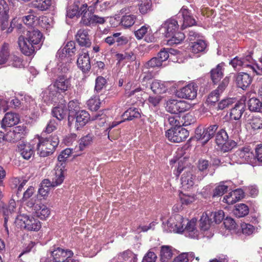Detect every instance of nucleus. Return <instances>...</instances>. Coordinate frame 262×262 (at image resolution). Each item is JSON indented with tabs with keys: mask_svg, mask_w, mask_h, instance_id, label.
I'll return each mask as SVG.
<instances>
[{
	"mask_svg": "<svg viewBox=\"0 0 262 262\" xmlns=\"http://www.w3.org/2000/svg\"><path fill=\"white\" fill-rule=\"evenodd\" d=\"M65 155L66 149H64L58 157V162L55 168L49 175L52 188L60 185L64 180L66 171Z\"/></svg>",
	"mask_w": 262,
	"mask_h": 262,
	"instance_id": "obj_1",
	"label": "nucleus"
},
{
	"mask_svg": "<svg viewBox=\"0 0 262 262\" xmlns=\"http://www.w3.org/2000/svg\"><path fill=\"white\" fill-rule=\"evenodd\" d=\"M215 143L223 152H229L237 145L233 140H229V136L224 129H220L215 136Z\"/></svg>",
	"mask_w": 262,
	"mask_h": 262,
	"instance_id": "obj_2",
	"label": "nucleus"
},
{
	"mask_svg": "<svg viewBox=\"0 0 262 262\" xmlns=\"http://www.w3.org/2000/svg\"><path fill=\"white\" fill-rule=\"evenodd\" d=\"M94 139V136L92 133H89L87 135L82 137L79 140V145H76L74 148L68 147L67 148V155H73V157H77L80 156V154L78 153L79 151H83L86 148L91 146Z\"/></svg>",
	"mask_w": 262,
	"mask_h": 262,
	"instance_id": "obj_3",
	"label": "nucleus"
},
{
	"mask_svg": "<svg viewBox=\"0 0 262 262\" xmlns=\"http://www.w3.org/2000/svg\"><path fill=\"white\" fill-rule=\"evenodd\" d=\"M17 225L28 231H38L41 228L40 222L32 216L27 215L18 216L15 221Z\"/></svg>",
	"mask_w": 262,
	"mask_h": 262,
	"instance_id": "obj_4",
	"label": "nucleus"
},
{
	"mask_svg": "<svg viewBox=\"0 0 262 262\" xmlns=\"http://www.w3.org/2000/svg\"><path fill=\"white\" fill-rule=\"evenodd\" d=\"M189 134L186 129L182 126H178L168 129L165 133V136L171 142L180 143L187 139Z\"/></svg>",
	"mask_w": 262,
	"mask_h": 262,
	"instance_id": "obj_5",
	"label": "nucleus"
},
{
	"mask_svg": "<svg viewBox=\"0 0 262 262\" xmlns=\"http://www.w3.org/2000/svg\"><path fill=\"white\" fill-rule=\"evenodd\" d=\"M190 108L189 104L184 100L177 99H169L166 103V110L174 114H178L188 111Z\"/></svg>",
	"mask_w": 262,
	"mask_h": 262,
	"instance_id": "obj_6",
	"label": "nucleus"
},
{
	"mask_svg": "<svg viewBox=\"0 0 262 262\" xmlns=\"http://www.w3.org/2000/svg\"><path fill=\"white\" fill-rule=\"evenodd\" d=\"M26 126L19 125L15 127L13 130H10L5 134L2 131L3 141L15 142L24 137L25 133Z\"/></svg>",
	"mask_w": 262,
	"mask_h": 262,
	"instance_id": "obj_7",
	"label": "nucleus"
},
{
	"mask_svg": "<svg viewBox=\"0 0 262 262\" xmlns=\"http://www.w3.org/2000/svg\"><path fill=\"white\" fill-rule=\"evenodd\" d=\"M182 215L176 214L172 215L167 221V227L170 232L181 233L184 231L185 224Z\"/></svg>",
	"mask_w": 262,
	"mask_h": 262,
	"instance_id": "obj_8",
	"label": "nucleus"
},
{
	"mask_svg": "<svg viewBox=\"0 0 262 262\" xmlns=\"http://www.w3.org/2000/svg\"><path fill=\"white\" fill-rule=\"evenodd\" d=\"M18 44L21 52L27 56L33 55L35 53V50H38L40 48L36 45H33L28 39H26L23 35L18 37Z\"/></svg>",
	"mask_w": 262,
	"mask_h": 262,
	"instance_id": "obj_9",
	"label": "nucleus"
},
{
	"mask_svg": "<svg viewBox=\"0 0 262 262\" xmlns=\"http://www.w3.org/2000/svg\"><path fill=\"white\" fill-rule=\"evenodd\" d=\"M198 86L194 82H191L182 88L177 91L179 97L189 100H193L197 95Z\"/></svg>",
	"mask_w": 262,
	"mask_h": 262,
	"instance_id": "obj_10",
	"label": "nucleus"
},
{
	"mask_svg": "<svg viewBox=\"0 0 262 262\" xmlns=\"http://www.w3.org/2000/svg\"><path fill=\"white\" fill-rule=\"evenodd\" d=\"M179 27L178 21L174 18H170L162 24L160 30L165 37H170L173 33L178 31Z\"/></svg>",
	"mask_w": 262,
	"mask_h": 262,
	"instance_id": "obj_11",
	"label": "nucleus"
},
{
	"mask_svg": "<svg viewBox=\"0 0 262 262\" xmlns=\"http://www.w3.org/2000/svg\"><path fill=\"white\" fill-rule=\"evenodd\" d=\"M81 18L79 21L81 26L91 27L93 26L94 14L92 11H89L87 4L85 3L80 7Z\"/></svg>",
	"mask_w": 262,
	"mask_h": 262,
	"instance_id": "obj_12",
	"label": "nucleus"
},
{
	"mask_svg": "<svg viewBox=\"0 0 262 262\" xmlns=\"http://www.w3.org/2000/svg\"><path fill=\"white\" fill-rule=\"evenodd\" d=\"M77 65L83 73H88L91 68L90 55L88 51L82 50L79 54L77 59Z\"/></svg>",
	"mask_w": 262,
	"mask_h": 262,
	"instance_id": "obj_13",
	"label": "nucleus"
},
{
	"mask_svg": "<svg viewBox=\"0 0 262 262\" xmlns=\"http://www.w3.org/2000/svg\"><path fill=\"white\" fill-rule=\"evenodd\" d=\"M237 86L245 90L251 84L253 78L249 74L245 72L238 73L235 77Z\"/></svg>",
	"mask_w": 262,
	"mask_h": 262,
	"instance_id": "obj_14",
	"label": "nucleus"
},
{
	"mask_svg": "<svg viewBox=\"0 0 262 262\" xmlns=\"http://www.w3.org/2000/svg\"><path fill=\"white\" fill-rule=\"evenodd\" d=\"M19 121V115L14 113H7L1 121V128L6 131L8 127H10L17 124Z\"/></svg>",
	"mask_w": 262,
	"mask_h": 262,
	"instance_id": "obj_15",
	"label": "nucleus"
},
{
	"mask_svg": "<svg viewBox=\"0 0 262 262\" xmlns=\"http://www.w3.org/2000/svg\"><path fill=\"white\" fill-rule=\"evenodd\" d=\"M179 14L182 15L183 19V23L181 26L182 30L188 27L195 25L196 22L193 16L191 15L190 11L187 9V7L183 6Z\"/></svg>",
	"mask_w": 262,
	"mask_h": 262,
	"instance_id": "obj_16",
	"label": "nucleus"
},
{
	"mask_svg": "<svg viewBox=\"0 0 262 262\" xmlns=\"http://www.w3.org/2000/svg\"><path fill=\"white\" fill-rule=\"evenodd\" d=\"M32 214L41 220H46L50 214V209L44 204H34L32 207Z\"/></svg>",
	"mask_w": 262,
	"mask_h": 262,
	"instance_id": "obj_17",
	"label": "nucleus"
},
{
	"mask_svg": "<svg viewBox=\"0 0 262 262\" xmlns=\"http://www.w3.org/2000/svg\"><path fill=\"white\" fill-rule=\"evenodd\" d=\"M89 30L87 29H80L78 30L76 38L79 45L82 47H89L91 41L89 34Z\"/></svg>",
	"mask_w": 262,
	"mask_h": 262,
	"instance_id": "obj_18",
	"label": "nucleus"
},
{
	"mask_svg": "<svg viewBox=\"0 0 262 262\" xmlns=\"http://www.w3.org/2000/svg\"><path fill=\"white\" fill-rule=\"evenodd\" d=\"M26 39H28L33 45H36L40 48L42 42L41 39L42 37V33L38 30L30 29L27 32L25 36Z\"/></svg>",
	"mask_w": 262,
	"mask_h": 262,
	"instance_id": "obj_19",
	"label": "nucleus"
},
{
	"mask_svg": "<svg viewBox=\"0 0 262 262\" xmlns=\"http://www.w3.org/2000/svg\"><path fill=\"white\" fill-rule=\"evenodd\" d=\"M17 150L24 159L30 160L34 155L33 147L30 144L19 143L17 145Z\"/></svg>",
	"mask_w": 262,
	"mask_h": 262,
	"instance_id": "obj_20",
	"label": "nucleus"
},
{
	"mask_svg": "<svg viewBox=\"0 0 262 262\" xmlns=\"http://www.w3.org/2000/svg\"><path fill=\"white\" fill-rule=\"evenodd\" d=\"M224 64V62H221L210 71V78L214 84H216L223 77Z\"/></svg>",
	"mask_w": 262,
	"mask_h": 262,
	"instance_id": "obj_21",
	"label": "nucleus"
},
{
	"mask_svg": "<svg viewBox=\"0 0 262 262\" xmlns=\"http://www.w3.org/2000/svg\"><path fill=\"white\" fill-rule=\"evenodd\" d=\"M244 192L241 189H236L225 195L223 202L228 204H233L243 198Z\"/></svg>",
	"mask_w": 262,
	"mask_h": 262,
	"instance_id": "obj_22",
	"label": "nucleus"
},
{
	"mask_svg": "<svg viewBox=\"0 0 262 262\" xmlns=\"http://www.w3.org/2000/svg\"><path fill=\"white\" fill-rule=\"evenodd\" d=\"M9 7L5 0H0V17L3 19L2 28L8 26Z\"/></svg>",
	"mask_w": 262,
	"mask_h": 262,
	"instance_id": "obj_23",
	"label": "nucleus"
},
{
	"mask_svg": "<svg viewBox=\"0 0 262 262\" xmlns=\"http://www.w3.org/2000/svg\"><path fill=\"white\" fill-rule=\"evenodd\" d=\"M76 115L75 128L78 129L88 123L90 119V116L88 112L84 110L78 112Z\"/></svg>",
	"mask_w": 262,
	"mask_h": 262,
	"instance_id": "obj_24",
	"label": "nucleus"
},
{
	"mask_svg": "<svg viewBox=\"0 0 262 262\" xmlns=\"http://www.w3.org/2000/svg\"><path fill=\"white\" fill-rule=\"evenodd\" d=\"M39 142L48 147L49 152L52 154L55 147L58 144L59 140L56 136L50 137V138L41 137L39 139Z\"/></svg>",
	"mask_w": 262,
	"mask_h": 262,
	"instance_id": "obj_25",
	"label": "nucleus"
},
{
	"mask_svg": "<svg viewBox=\"0 0 262 262\" xmlns=\"http://www.w3.org/2000/svg\"><path fill=\"white\" fill-rule=\"evenodd\" d=\"M117 258V260L124 262H137L138 260L137 255L129 249L119 253Z\"/></svg>",
	"mask_w": 262,
	"mask_h": 262,
	"instance_id": "obj_26",
	"label": "nucleus"
},
{
	"mask_svg": "<svg viewBox=\"0 0 262 262\" xmlns=\"http://www.w3.org/2000/svg\"><path fill=\"white\" fill-rule=\"evenodd\" d=\"M236 154L243 162H250L254 157L251 148L248 146L239 148L236 151Z\"/></svg>",
	"mask_w": 262,
	"mask_h": 262,
	"instance_id": "obj_27",
	"label": "nucleus"
},
{
	"mask_svg": "<svg viewBox=\"0 0 262 262\" xmlns=\"http://www.w3.org/2000/svg\"><path fill=\"white\" fill-rule=\"evenodd\" d=\"M218 127V125L215 124L206 127L204 129L203 133L201 135L200 139L203 140L204 143L207 142L210 139L213 137Z\"/></svg>",
	"mask_w": 262,
	"mask_h": 262,
	"instance_id": "obj_28",
	"label": "nucleus"
},
{
	"mask_svg": "<svg viewBox=\"0 0 262 262\" xmlns=\"http://www.w3.org/2000/svg\"><path fill=\"white\" fill-rule=\"evenodd\" d=\"M213 223L210 211L204 212L200 220V226L201 230L206 231L209 229L211 224Z\"/></svg>",
	"mask_w": 262,
	"mask_h": 262,
	"instance_id": "obj_29",
	"label": "nucleus"
},
{
	"mask_svg": "<svg viewBox=\"0 0 262 262\" xmlns=\"http://www.w3.org/2000/svg\"><path fill=\"white\" fill-rule=\"evenodd\" d=\"M245 111V105L242 103H236L230 112V118L235 120L239 119Z\"/></svg>",
	"mask_w": 262,
	"mask_h": 262,
	"instance_id": "obj_30",
	"label": "nucleus"
},
{
	"mask_svg": "<svg viewBox=\"0 0 262 262\" xmlns=\"http://www.w3.org/2000/svg\"><path fill=\"white\" fill-rule=\"evenodd\" d=\"M168 38L167 40V45L173 46L182 42L185 38V34L181 32H176L170 37H165Z\"/></svg>",
	"mask_w": 262,
	"mask_h": 262,
	"instance_id": "obj_31",
	"label": "nucleus"
},
{
	"mask_svg": "<svg viewBox=\"0 0 262 262\" xmlns=\"http://www.w3.org/2000/svg\"><path fill=\"white\" fill-rule=\"evenodd\" d=\"M194 177L190 172H184L181 179L182 187L184 189L191 188L194 185Z\"/></svg>",
	"mask_w": 262,
	"mask_h": 262,
	"instance_id": "obj_32",
	"label": "nucleus"
},
{
	"mask_svg": "<svg viewBox=\"0 0 262 262\" xmlns=\"http://www.w3.org/2000/svg\"><path fill=\"white\" fill-rule=\"evenodd\" d=\"M150 89L154 93L158 95L165 93L167 91L164 83L158 80L152 81L150 84Z\"/></svg>",
	"mask_w": 262,
	"mask_h": 262,
	"instance_id": "obj_33",
	"label": "nucleus"
},
{
	"mask_svg": "<svg viewBox=\"0 0 262 262\" xmlns=\"http://www.w3.org/2000/svg\"><path fill=\"white\" fill-rule=\"evenodd\" d=\"M140 113L138 108L130 107L122 114V118L124 121L132 120L135 118L140 117Z\"/></svg>",
	"mask_w": 262,
	"mask_h": 262,
	"instance_id": "obj_34",
	"label": "nucleus"
},
{
	"mask_svg": "<svg viewBox=\"0 0 262 262\" xmlns=\"http://www.w3.org/2000/svg\"><path fill=\"white\" fill-rule=\"evenodd\" d=\"M16 207V203L14 200L11 199L8 204H3L1 208V211L3 213L5 216V222L7 220V217H8L10 214H11L14 210Z\"/></svg>",
	"mask_w": 262,
	"mask_h": 262,
	"instance_id": "obj_35",
	"label": "nucleus"
},
{
	"mask_svg": "<svg viewBox=\"0 0 262 262\" xmlns=\"http://www.w3.org/2000/svg\"><path fill=\"white\" fill-rule=\"evenodd\" d=\"M172 255V247L167 245L161 246L160 254L161 262H168Z\"/></svg>",
	"mask_w": 262,
	"mask_h": 262,
	"instance_id": "obj_36",
	"label": "nucleus"
},
{
	"mask_svg": "<svg viewBox=\"0 0 262 262\" xmlns=\"http://www.w3.org/2000/svg\"><path fill=\"white\" fill-rule=\"evenodd\" d=\"M51 187L52 188V185L50 183V180L49 179H44L40 184L38 192L39 195L45 198L49 195Z\"/></svg>",
	"mask_w": 262,
	"mask_h": 262,
	"instance_id": "obj_37",
	"label": "nucleus"
},
{
	"mask_svg": "<svg viewBox=\"0 0 262 262\" xmlns=\"http://www.w3.org/2000/svg\"><path fill=\"white\" fill-rule=\"evenodd\" d=\"M196 223L194 221H188L184 227L186 235L191 238H195L198 236V231L196 228Z\"/></svg>",
	"mask_w": 262,
	"mask_h": 262,
	"instance_id": "obj_38",
	"label": "nucleus"
},
{
	"mask_svg": "<svg viewBox=\"0 0 262 262\" xmlns=\"http://www.w3.org/2000/svg\"><path fill=\"white\" fill-rule=\"evenodd\" d=\"M154 77L152 71L149 69L143 70V67H142V73L139 76V80L143 86L147 87L148 82Z\"/></svg>",
	"mask_w": 262,
	"mask_h": 262,
	"instance_id": "obj_39",
	"label": "nucleus"
},
{
	"mask_svg": "<svg viewBox=\"0 0 262 262\" xmlns=\"http://www.w3.org/2000/svg\"><path fill=\"white\" fill-rule=\"evenodd\" d=\"M80 3L79 1H75L73 5L70 7L68 11H67V16L72 18L76 16L79 17L81 14L80 8L79 5Z\"/></svg>",
	"mask_w": 262,
	"mask_h": 262,
	"instance_id": "obj_40",
	"label": "nucleus"
},
{
	"mask_svg": "<svg viewBox=\"0 0 262 262\" xmlns=\"http://www.w3.org/2000/svg\"><path fill=\"white\" fill-rule=\"evenodd\" d=\"M80 107L77 100L70 101L68 103V110H69V116H68V124L69 126L71 125V117L76 115L78 112Z\"/></svg>",
	"mask_w": 262,
	"mask_h": 262,
	"instance_id": "obj_41",
	"label": "nucleus"
},
{
	"mask_svg": "<svg viewBox=\"0 0 262 262\" xmlns=\"http://www.w3.org/2000/svg\"><path fill=\"white\" fill-rule=\"evenodd\" d=\"M249 212L248 206L245 204H238L235 206L233 213L237 217H242L248 215Z\"/></svg>",
	"mask_w": 262,
	"mask_h": 262,
	"instance_id": "obj_42",
	"label": "nucleus"
},
{
	"mask_svg": "<svg viewBox=\"0 0 262 262\" xmlns=\"http://www.w3.org/2000/svg\"><path fill=\"white\" fill-rule=\"evenodd\" d=\"M137 5L140 12L145 14L151 9V0H137Z\"/></svg>",
	"mask_w": 262,
	"mask_h": 262,
	"instance_id": "obj_43",
	"label": "nucleus"
},
{
	"mask_svg": "<svg viewBox=\"0 0 262 262\" xmlns=\"http://www.w3.org/2000/svg\"><path fill=\"white\" fill-rule=\"evenodd\" d=\"M50 253L55 262H64L66 261V251L63 249L58 247L54 251H51Z\"/></svg>",
	"mask_w": 262,
	"mask_h": 262,
	"instance_id": "obj_44",
	"label": "nucleus"
},
{
	"mask_svg": "<svg viewBox=\"0 0 262 262\" xmlns=\"http://www.w3.org/2000/svg\"><path fill=\"white\" fill-rule=\"evenodd\" d=\"M51 4V0H34L32 2V6L38 10L46 11L50 8Z\"/></svg>",
	"mask_w": 262,
	"mask_h": 262,
	"instance_id": "obj_45",
	"label": "nucleus"
},
{
	"mask_svg": "<svg viewBox=\"0 0 262 262\" xmlns=\"http://www.w3.org/2000/svg\"><path fill=\"white\" fill-rule=\"evenodd\" d=\"M248 106L251 112H260L262 110V102L258 99L252 97L248 102Z\"/></svg>",
	"mask_w": 262,
	"mask_h": 262,
	"instance_id": "obj_46",
	"label": "nucleus"
},
{
	"mask_svg": "<svg viewBox=\"0 0 262 262\" xmlns=\"http://www.w3.org/2000/svg\"><path fill=\"white\" fill-rule=\"evenodd\" d=\"M76 49L75 43L73 41H69L67 43V60L71 62L75 59L74 55Z\"/></svg>",
	"mask_w": 262,
	"mask_h": 262,
	"instance_id": "obj_47",
	"label": "nucleus"
},
{
	"mask_svg": "<svg viewBox=\"0 0 262 262\" xmlns=\"http://www.w3.org/2000/svg\"><path fill=\"white\" fill-rule=\"evenodd\" d=\"M137 84L134 81L129 80L124 85L125 95L126 97H132V95L134 94V93L138 92V89H136L138 87Z\"/></svg>",
	"mask_w": 262,
	"mask_h": 262,
	"instance_id": "obj_48",
	"label": "nucleus"
},
{
	"mask_svg": "<svg viewBox=\"0 0 262 262\" xmlns=\"http://www.w3.org/2000/svg\"><path fill=\"white\" fill-rule=\"evenodd\" d=\"M9 56V45L4 43L0 50V64L6 63Z\"/></svg>",
	"mask_w": 262,
	"mask_h": 262,
	"instance_id": "obj_49",
	"label": "nucleus"
},
{
	"mask_svg": "<svg viewBox=\"0 0 262 262\" xmlns=\"http://www.w3.org/2000/svg\"><path fill=\"white\" fill-rule=\"evenodd\" d=\"M136 19V15L133 14L125 15L122 17L120 23L124 27L129 28L135 24Z\"/></svg>",
	"mask_w": 262,
	"mask_h": 262,
	"instance_id": "obj_50",
	"label": "nucleus"
},
{
	"mask_svg": "<svg viewBox=\"0 0 262 262\" xmlns=\"http://www.w3.org/2000/svg\"><path fill=\"white\" fill-rule=\"evenodd\" d=\"M162 63L157 57L151 58L150 60L145 62L143 65V70L149 69L150 68H159L162 66Z\"/></svg>",
	"mask_w": 262,
	"mask_h": 262,
	"instance_id": "obj_51",
	"label": "nucleus"
},
{
	"mask_svg": "<svg viewBox=\"0 0 262 262\" xmlns=\"http://www.w3.org/2000/svg\"><path fill=\"white\" fill-rule=\"evenodd\" d=\"M207 47L206 42L202 39L194 42L191 46V51L193 53H198L205 50Z\"/></svg>",
	"mask_w": 262,
	"mask_h": 262,
	"instance_id": "obj_52",
	"label": "nucleus"
},
{
	"mask_svg": "<svg viewBox=\"0 0 262 262\" xmlns=\"http://www.w3.org/2000/svg\"><path fill=\"white\" fill-rule=\"evenodd\" d=\"M64 107L65 106L63 104L54 107L52 110L53 116L56 117L59 120L63 119L66 116V111Z\"/></svg>",
	"mask_w": 262,
	"mask_h": 262,
	"instance_id": "obj_53",
	"label": "nucleus"
},
{
	"mask_svg": "<svg viewBox=\"0 0 262 262\" xmlns=\"http://www.w3.org/2000/svg\"><path fill=\"white\" fill-rule=\"evenodd\" d=\"M100 99L97 97L91 98L87 101L88 107L92 111H97L100 107Z\"/></svg>",
	"mask_w": 262,
	"mask_h": 262,
	"instance_id": "obj_54",
	"label": "nucleus"
},
{
	"mask_svg": "<svg viewBox=\"0 0 262 262\" xmlns=\"http://www.w3.org/2000/svg\"><path fill=\"white\" fill-rule=\"evenodd\" d=\"M211 166V163L207 160L200 159L198 162L197 167L199 171L202 172L203 173H207L208 168Z\"/></svg>",
	"mask_w": 262,
	"mask_h": 262,
	"instance_id": "obj_55",
	"label": "nucleus"
},
{
	"mask_svg": "<svg viewBox=\"0 0 262 262\" xmlns=\"http://www.w3.org/2000/svg\"><path fill=\"white\" fill-rule=\"evenodd\" d=\"M210 214L212 218L213 222H215L216 224L221 223L225 216L224 212L222 210L215 212H210Z\"/></svg>",
	"mask_w": 262,
	"mask_h": 262,
	"instance_id": "obj_56",
	"label": "nucleus"
},
{
	"mask_svg": "<svg viewBox=\"0 0 262 262\" xmlns=\"http://www.w3.org/2000/svg\"><path fill=\"white\" fill-rule=\"evenodd\" d=\"M65 83L66 79L63 76L59 77L57 80L55 84L57 87V92L59 94L63 93L64 94H65ZM60 95V94H59V95Z\"/></svg>",
	"mask_w": 262,
	"mask_h": 262,
	"instance_id": "obj_57",
	"label": "nucleus"
},
{
	"mask_svg": "<svg viewBox=\"0 0 262 262\" xmlns=\"http://www.w3.org/2000/svg\"><path fill=\"white\" fill-rule=\"evenodd\" d=\"M221 93L218 90H214L211 92L208 96L207 102L208 104H212L217 102L219 100Z\"/></svg>",
	"mask_w": 262,
	"mask_h": 262,
	"instance_id": "obj_58",
	"label": "nucleus"
},
{
	"mask_svg": "<svg viewBox=\"0 0 262 262\" xmlns=\"http://www.w3.org/2000/svg\"><path fill=\"white\" fill-rule=\"evenodd\" d=\"M106 83V79L102 76H98L95 80V90L99 92L105 86Z\"/></svg>",
	"mask_w": 262,
	"mask_h": 262,
	"instance_id": "obj_59",
	"label": "nucleus"
},
{
	"mask_svg": "<svg viewBox=\"0 0 262 262\" xmlns=\"http://www.w3.org/2000/svg\"><path fill=\"white\" fill-rule=\"evenodd\" d=\"M181 202L183 205H188L195 201V198L193 195L186 194L183 193L180 194Z\"/></svg>",
	"mask_w": 262,
	"mask_h": 262,
	"instance_id": "obj_60",
	"label": "nucleus"
},
{
	"mask_svg": "<svg viewBox=\"0 0 262 262\" xmlns=\"http://www.w3.org/2000/svg\"><path fill=\"white\" fill-rule=\"evenodd\" d=\"M241 229L242 233L247 235L252 234L255 230V227L253 225L246 223L241 224Z\"/></svg>",
	"mask_w": 262,
	"mask_h": 262,
	"instance_id": "obj_61",
	"label": "nucleus"
},
{
	"mask_svg": "<svg viewBox=\"0 0 262 262\" xmlns=\"http://www.w3.org/2000/svg\"><path fill=\"white\" fill-rule=\"evenodd\" d=\"M121 33H115L113 34V36L116 38L115 42H117L118 46H122L125 45L128 42V39L125 36H120Z\"/></svg>",
	"mask_w": 262,
	"mask_h": 262,
	"instance_id": "obj_62",
	"label": "nucleus"
},
{
	"mask_svg": "<svg viewBox=\"0 0 262 262\" xmlns=\"http://www.w3.org/2000/svg\"><path fill=\"white\" fill-rule=\"evenodd\" d=\"M250 124L253 129H260L262 128V118L256 116L253 117Z\"/></svg>",
	"mask_w": 262,
	"mask_h": 262,
	"instance_id": "obj_63",
	"label": "nucleus"
},
{
	"mask_svg": "<svg viewBox=\"0 0 262 262\" xmlns=\"http://www.w3.org/2000/svg\"><path fill=\"white\" fill-rule=\"evenodd\" d=\"M228 187L225 185H219L213 190V196H220L223 195L227 192Z\"/></svg>",
	"mask_w": 262,
	"mask_h": 262,
	"instance_id": "obj_64",
	"label": "nucleus"
}]
</instances>
